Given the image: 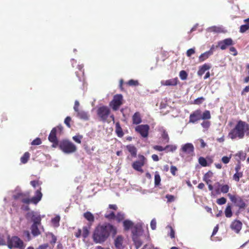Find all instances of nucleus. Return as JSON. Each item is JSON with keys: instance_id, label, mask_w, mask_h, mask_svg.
Here are the masks:
<instances>
[{"instance_id": "63", "label": "nucleus", "mask_w": 249, "mask_h": 249, "mask_svg": "<svg viewBox=\"0 0 249 249\" xmlns=\"http://www.w3.org/2000/svg\"><path fill=\"white\" fill-rule=\"evenodd\" d=\"M48 247V244H43L39 246L38 248L36 249H46Z\"/></svg>"}, {"instance_id": "37", "label": "nucleus", "mask_w": 249, "mask_h": 249, "mask_svg": "<svg viewBox=\"0 0 249 249\" xmlns=\"http://www.w3.org/2000/svg\"><path fill=\"white\" fill-rule=\"evenodd\" d=\"M243 173L242 172H236L233 176V178L236 181L238 182L239 181L240 178L242 177Z\"/></svg>"}, {"instance_id": "43", "label": "nucleus", "mask_w": 249, "mask_h": 249, "mask_svg": "<svg viewBox=\"0 0 249 249\" xmlns=\"http://www.w3.org/2000/svg\"><path fill=\"white\" fill-rule=\"evenodd\" d=\"M211 118V114L209 111L206 110L205 112H204L202 115H201V119L205 120V119H209Z\"/></svg>"}, {"instance_id": "61", "label": "nucleus", "mask_w": 249, "mask_h": 249, "mask_svg": "<svg viewBox=\"0 0 249 249\" xmlns=\"http://www.w3.org/2000/svg\"><path fill=\"white\" fill-rule=\"evenodd\" d=\"M24 235L26 236L28 241L31 240V236L29 231H24Z\"/></svg>"}, {"instance_id": "19", "label": "nucleus", "mask_w": 249, "mask_h": 249, "mask_svg": "<svg viewBox=\"0 0 249 249\" xmlns=\"http://www.w3.org/2000/svg\"><path fill=\"white\" fill-rule=\"evenodd\" d=\"M40 226L41 224H32L31 230L32 234L34 236H37L41 234V232L39 229V227Z\"/></svg>"}, {"instance_id": "4", "label": "nucleus", "mask_w": 249, "mask_h": 249, "mask_svg": "<svg viewBox=\"0 0 249 249\" xmlns=\"http://www.w3.org/2000/svg\"><path fill=\"white\" fill-rule=\"evenodd\" d=\"M7 245L8 247L10 249L13 248L23 249L25 247L22 241L17 236L13 237L11 239H10L9 237H8Z\"/></svg>"}, {"instance_id": "29", "label": "nucleus", "mask_w": 249, "mask_h": 249, "mask_svg": "<svg viewBox=\"0 0 249 249\" xmlns=\"http://www.w3.org/2000/svg\"><path fill=\"white\" fill-rule=\"evenodd\" d=\"M60 217L59 215H56L55 217L52 219V223L55 227H58L59 226V221Z\"/></svg>"}, {"instance_id": "45", "label": "nucleus", "mask_w": 249, "mask_h": 249, "mask_svg": "<svg viewBox=\"0 0 249 249\" xmlns=\"http://www.w3.org/2000/svg\"><path fill=\"white\" fill-rule=\"evenodd\" d=\"M204 100L203 97H199L194 100V103L196 105H200L203 103Z\"/></svg>"}, {"instance_id": "27", "label": "nucleus", "mask_w": 249, "mask_h": 249, "mask_svg": "<svg viewBox=\"0 0 249 249\" xmlns=\"http://www.w3.org/2000/svg\"><path fill=\"white\" fill-rule=\"evenodd\" d=\"M215 186L220 187V185L219 182H217L215 184ZM229 186L228 185H223L221 186V192L223 193H227L229 190Z\"/></svg>"}, {"instance_id": "10", "label": "nucleus", "mask_w": 249, "mask_h": 249, "mask_svg": "<svg viewBox=\"0 0 249 249\" xmlns=\"http://www.w3.org/2000/svg\"><path fill=\"white\" fill-rule=\"evenodd\" d=\"M97 114L100 118V120L103 122L110 121L108 118L110 117L114 120L113 115H110L109 110H98Z\"/></svg>"}, {"instance_id": "34", "label": "nucleus", "mask_w": 249, "mask_h": 249, "mask_svg": "<svg viewBox=\"0 0 249 249\" xmlns=\"http://www.w3.org/2000/svg\"><path fill=\"white\" fill-rule=\"evenodd\" d=\"M126 84L129 86H137L139 85V82L138 80L131 79L126 83Z\"/></svg>"}, {"instance_id": "26", "label": "nucleus", "mask_w": 249, "mask_h": 249, "mask_svg": "<svg viewBox=\"0 0 249 249\" xmlns=\"http://www.w3.org/2000/svg\"><path fill=\"white\" fill-rule=\"evenodd\" d=\"M124 226L125 230H128L133 226V223L129 220H126L124 221Z\"/></svg>"}, {"instance_id": "56", "label": "nucleus", "mask_w": 249, "mask_h": 249, "mask_svg": "<svg viewBox=\"0 0 249 249\" xmlns=\"http://www.w3.org/2000/svg\"><path fill=\"white\" fill-rule=\"evenodd\" d=\"M228 196H229V198L230 199V200L233 203H235L236 199H237V198L236 197H235V196H232V195H231V194H228Z\"/></svg>"}, {"instance_id": "22", "label": "nucleus", "mask_w": 249, "mask_h": 249, "mask_svg": "<svg viewBox=\"0 0 249 249\" xmlns=\"http://www.w3.org/2000/svg\"><path fill=\"white\" fill-rule=\"evenodd\" d=\"M31 217L32 221L33 222V224H41V218L39 215L32 213Z\"/></svg>"}, {"instance_id": "53", "label": "nucleus", "mask_w": 249, "mask_h": 249, "mask_svg": "<svg viewBox=\"0 0 249 249\" xmlns=\"http://www.w3.org/2000/svg\"><path fill=\"white\" fill-rule=\"evenodd\" d=\"M231 158V157H227V156H224L222 158V162L225 163V164H227L230 161V160Z\"/></svg>"}, {"instance_id": "31", "label": "nucleus", "mask_w": 249, "mask_h": 249, "mask_svg": "<svg viewBox=\"0 0 249 249\" xmlns=\"http://www.w3.org/2000/svg\"><path fill=\"white\" fill-rule=\"evenodd\" d=\"M116 132L117 134V135L120 137H122L124 135V133L123 132L121 127H120L118 123L116 124Z\"/></svg>"}, {"instance_id": "2", "label": "nucleus", "mask_w": 249, "mask_h": 249, "mask_svg": "<svg viewBox=\"0 0 249 249\" xmlns=\"http://www.w3.org/2000/svg\"><path fill=\"white\" fill-rule=\"evenodd\" d=\"M248 123L242 121H239L235 127L229 134V137L233 140L238 138L243 139L245 134H247Z\"/></svg>"}, {"instance_id": "49", "label": "nucleus", "mask_w": 249, "mask_h": 249, "mask_svg": "<svg viewBox=\"0 0 249 249\" xmlns=\"http://www.w3.org/2000/svg\"><path fill=\"white\" fill-rule=\"evenodd\" d=\"M41 143V141L39 138H36L31 143L32 145H39Z\"/></svg>"}, {"instance_id": "15", "label": "nucleus", "mask_w": 249, "mask_h": 249, "mask_svg": "<svg viewBox=\"0 0 249 249\" xmlns=\"http://www.w3.org/2000/svg\"><path fill=\"white\" fill-rule=\"evenodd\" d=\"M75 115L79 119L83 120H88L89 118V114L84 110H75Z\"/></svg>"}, {"instance_id": "33", "label": "nucleus", "mask_w": 249, "mask_h": 249, "mask_svg": "<svg viewBox=\"0 0 249 249\" xmlns=\"http://www.w3.org/2000/svg\"><path fill=\"white\" fill-rule=\"evenodd\" d=\"M249 29V23H248V24H246L245 25H241L240 27L239 32L241 33H244L246 32Z\"/></svg>"}, {"instance_id": "51", "label": "nucleus", "mask_w": 249, "mask_h": 249, "mask_svg": "<svg viewBox=\"0 0 249 249\" xmlns=\"http://www.w3.org/2000/svg\"><path fill=\"white\" fill-rule=\"evenodd\" d=\"M230 51L231 52V54L234 56H236L237 55V51L235 48L234 47H231L230 48Z\"/></svg>"}, {"instance_id": "13", "label": "nucleus", "mask_w": 249, "mask_h": 249, "mask_svg": "<svg viewBox=\"0 0 249 249\" xmlns=\"http://www.w3.org/2000/svg\"><path fill=\"white\" fill-rule=\"evenodd\" d=\"M233 44V41L231 38H228L218 42V46L222 50H225L230 46Z\"/></svg>"}, {"instance_id": "11", "label": "nucleus", "mask_w": 249, "mask_h": 249, "mask_svg": "<svg viewBox=\"0 0 249 249\" xmlns=\"http://www.w3.org/2000/svg\"><path fill=\"white\" fill-rule=\"evenodd\" d=\"M179 83V80L178 78L176 77L175 78L167 79L166 80H162L160 82V84L161 86H163L175 87L177 86Z\"/></svg>"}, {"instance_id": "17", "label": "nucleus", "mask_w": 249, "mask_h": 249, "mask_svg": "<svg viewBox=\"0 0 249 249\" xmlns=\"http://www.w3.org/2000/svg\"><path fill=\"white\" fill-rule=\"evenodd\" d=\"M213 54V48L212 47L210 50L208 51H207L203 53H202L199 56V62H201L205 60H206L207 58H208L210 56L212 55Z\"/></svg>"}, {"instance_id": "28", "label": "nucleus", "mask_w": 249, "mask_h": 249, "mask_svg": "<svg viewBox=\"0 0 249 249\" xmlns=\"http://www.w3.org/2000/svg\"><path fill=\"white\" fill-rule=\"evenodd\" d=\"M133 122L134 124H139L142 122L140 115L138 112L135 113L133 115Z\"/></svg>"}, {"instance_id": "54", "label": "nucleus", "mask_w": 249, "mask_h": 249, "mask_svg": "<svg viewBox=\"0 0 249 249\" xmlns=\"http://www.w3.org/2000/svg\"><path fill=\"white\" fill-rule=\"evenodd\" d=\"M71 121V118L70 117H67L64 121L65 124L69 128L71 127V124H70Z\"/></svg>"}, {"instance_id": "18", "label": "nucleus", "mask_w": 249, "mask_h": 249, "mask_svg": "<svg viewBox=\"0 0 249 249\" xmlns=\"http://www.w3.org/2000/svg\"><path fill=\"white\" fill-rule=\"evenodd\" d=\"M200 119H201V115L199 111H196L190 115L189 122L194 123Z\"/></svg>"}, {"instance_id": "59", "label": "nucleus", "mask_w": 249, "mask_h": 249, "mask_svg": "<svg viewBox=\"0 0 249 249\" xmlns=\"http://www.w3.org/2000/svg\"><path fill=\"white\" fill-rule=\"evenodd\" d=\"M166 198H167L169 202H172L174 200V196L172 195H167L166 196Z\"/></svg>"}, {"instance_id": "42", "label": "nucleus", "mask_w": 249, "mask_h": 249, "mask_svg": "<svg viewBox=\"0 0 249 249\" xmlns=\"http://www.w3.org/2000/svg\"><path fill=\"white\" fill-rule=\"evenodd\" d=\"M82 138L83 136L80 135L74 136L72 137L73 140L78 143H81Z\"/></svg>"}, {"instance_id": "20", "label": "nucleus", "mask_w": 249, "mask_h": 249, "mask_svg": "<svg viewBox=\"0 0 249 249\" xmlns=\"http://www.w3.org/2000/svg\"><path fill=\"white\" fill-rule=\"evenodd\" d=\"M123 238L121 236H118L114 240V245L117 249H122Z\"/></svg>"}, {"instance_id": "14", "label": "nucleus", "mask_w": 249, "mask_h": 249, "mask_svg": "<svg viewBox=\"0 0 249 249\" xmlns=\"http://www.w3.org/2000/svg\"><path fill=\"white\" fill-rule=\"evenodd\" d=\"M77 68L78 69V71H75L76 75L79 81L82 82L84 83L85 81V78L83 66L82 65H77Z\"/></svg>"}, {"instance_id": "5", "label": "nucleus", "mask_w": 249, "mask_h": 249, "mask_svg": "<svg viewBox=\"0 0 249 249\" xmlns=\"http://www.w3.org/2000/svg\"><path fill=\"white\" fill-rule=\"evenodd\" d=\"M124 99L121 94L114 95L112 100L109 103V106L112 109H118L124 103Z\"/></svg>"}, {"instance_id": "55", "label": "nucleus", "mask_w": 249, "mask_h": 249, "mask_svg": "<svg viewBox=\"0 0 249 249\" xmlns=\"http://www.w3.org/2000/svg\"><path fill=\"white\" fill-rule=\"evenodd\" d=\"M153 148L159 151H162L165 150V147L164 148L162 147L161 146L159 145H155L153 146Z\"/></svg>"}, {"instance_id": "64", "label": "nucleus", "mask_w": 249, "mask_h": 249, "mask_svg": "<svg viewBox=\"0 0 249 249\" xmlns=\"http://www.w3.org/2000/svg\"><path fill=\"white\" fill-rule=\"evenodd\" d=\"M80 104L79 102L78 101H75L74 102V105L73 107V109H78L79 107Z\"/></svg>"}, {"instance_id": "46", "label": "nucleus", "mask_w": 249, "mask_h": 249, "mask_svg": "<svg viewBox=\"0 0 249 249\" xmlns=\"http://www.w3.org/2000/svg\"><path fill=\"white\" fill-rule=\"evenodd\" d=\"M115 218L116 219H117L119 221H120L122 220H123L124 218V213H119L117 216H115Z\"/></svg>"}, {"instance_id": "35", "label": "nucleus", "mask_w": 249, "mask_h": 249, "mask_svg": "<svg viewBox=\"0 0 249 249\" xmlns=\"http://www.w3.org/2000/svg\"><path fill=\"white\" fill-rule=\"evenodd\" d=\"M89 234V230L87 227H84L82 231V235L84 238L88 236Z\"/></svg>"}, {"instance_id": "41", "label": "nucleus", "mask_w": 249, "mask_h": 249, "mask_svg": "<svg viewBox=\"0 0 249 249\" xmlns=\"http://www.w3.org/2000/svg\"><path fill=\"white\" fill-rule=\"evenodd\" d=\"M155 185L158 186L160 184V177L159 174L156 173L154 177Z\"/></svg>"}, {"instance_id": "30", "label": "nucleus", "mask_w": 249, "mask_h": 249, "mask_svg": "<svg viewBox=\"0 0 249 249\" xmlns=\"http://www.w3.org/2000/svg\"><path fill=\"white\" fill-rule=\"evenodd\" d=\"M225 215L227 217H231L232 215L231 208L230 205H228L226 208L225 211Z\"/></svg>"}, {"instance_id": "40", "label": "nucleus", "mask_w": 249, "mask_h": 249, "mask_svg": "<svg viewBox=\"0 0 249 249\" xmlns=\"http://www.w3.org/2000/svg\"><path fill=\"white\" fill-rule=\"evenodd\" d=\"M177 148V146L175 145H167L165 146V150H168V151L174 152Z\"/></svg>"}, {"instance_id": "25", "label": "nucleus", "mask_w": 249, "mask_h": 249, "mask_svg": "<svg viewBox=\"0 0 249 249\" xmlns=\"http://www.w3.org/2000/svg\"><path fill=\"white\" fill-rule=\"evenodd\" d=\"M84 217L89 222H92L94 221V217L93 215L89 212H87L84 213Z\"/></svg>"}, {"instance_id": "58", "label": "nucleus", "mask_w": 249, "mask_h": 249, "mask_svg": "<svg viewBox=\"0 0 249 249\" xmlns=\"http://www.w3.org/2000/svg\"><path fill=\"white\" fill-rule=\"evenodd\" d=\"M201 125L205 128H207L210 126V122L209 121H204L202 124Z\"/></svg>"}, {"instance_id": "12", "label": "nucleus", "mask_w": 249, "mask_h": 249, "mask_svg": "<svg viewBox=\"0 0 249 249\" xmlns=\"http://www.w3.org/2000/svg\"><path fill=\"white\" fill-rule=\"evenodd\" d=\"M149 129V127L147 124L139 125L135 128L136 131L139 132L142 137L144 138L147 137Z\"/></svg>"}, {"instance_id": "32", "label": "nucleus", "mask_w": 249, "mask_h": 249, "mask_svg": "<svg viewBox=\"0 0 249 249\" xmlns=\"http://www.w3.org/2000/svg\"><path fill=\"white\" fill-rule=\"evenodd\" d=\"M30 157V154L28 152H26L24 153L23 156L21 158L20 160L22 163H26Z\"/></svg>"}, {"instance_id": "6", "label": "nucleus", "mask_w": 249, "mask_h": 249, "mask_svg": "<svg viewBox=\"0 0 249 249\" xmlns=\"http://www.w3.org/2000/svg\"><path fill=\"white\" fill-rule=\"evenodd\" d=\"M139 160L135 161L132 164V167L135 170L140 172L141 173L143 172V170L142 169V167L144 165L146 161L145 158L142 155H139Z\"/></svg>"}, {"instance_id": "24", "label": "nucleus", "mask_w": 249, "mask_h": 249, "mask_svg": "<svg viewBox=\"0 0 249 249\" xmlns=\"http://www.w3.org/2000/svg\"><path fill=\"white\" fill-rule=\"evenodd\" d=\"M235 203L240 208H244L246 207L245 203L240 197H237Z\"/></svg>"}, {"instance_id": "48", "label": "nucleus", "mask_w": 249, "mask_h": 249, "mask_svg": "<svg viewBox=\"0 0 249 249\" xmlns=\"http://www.w3.org/2000/svg\"><path fill=\"white\" fill-rule=\"evenodd\" d=\"M226 199L225 197H221L217 200V203L219 205H223L226 203Z\"/></svg>"}, {"instance_id": "52", "label": "nucleus", "mask_w": 249, "mask_h": 249, "mask_svg": "<svg viewBox=\"0 0 249 249\" xmlns=\"http://www.w3.org/2000/svg\"><path fill=\"white\" fill-rule=\"evenodd\" d=\"M150 226L153 230H154L156 228V221L155 219H153L150 223Z\"/></svg>"}, {"instance_id": "47", "label": "nucleus", "mask_w": 249, "mask_h": 249, "mask_svg": "<svg viewBox=\"0 0 249 249\" xmlns=\"http://www.w3.org/2000/svg\"><path fill=\"white\" fill-rule=\"evenodd\" d=\"M195 53V48H191L187 51L186 55L188 57H190L192 54Z\"/></svg>"}, {"instance_id": "9", "label": "nucleus", "mask_w": 249, "mask_h": 249, "mask_svg": "<svg viewBox=\"0 0 249 249\" xmlns=\"http://www.w3.org/2000/svg\"><path fill=\"white\" fill-rule=\"evenodd\" d=\"M42 195L40 191L37 190L36 192V195L35 196L32 197L31 199L29 198H24L22 199V201L24 203L28 204L30 202H33L35 204L38 203L41 199Z\"/></svg>"}, {"instance_id": "7", "label": "nucleus", "mask_w": 249, "mask_h": 249, "mask_svg": "<svg viewBox=\"0 0 249 249\" xmlns=\"http://www.w3.org/2000/svg\"><path fill=\"white\" fill-rule=\"evenodd\" d=\"M194 146L192 143H187L181 146L180 150L189 156H193L194 155Z\"/></svg>"}, {"instance_id": "50", "label": "nucleus", "mask_w": 249, "mask_h": 249, "mask_svg": "<svg viewBox=\"0 0 249 249\" xmlns=\"http://www.w3.org/2000/svg\"><path fill=\"white\" fill-rule=\"evenodd\" d=\"M105 217L109 219H114L115 218V215L113 212H111L108 214L106 213Z\"/></svg>"}, {"instance_id": "8", "label": "nucleus", "mask_w": 249, "mask_h": 249, "mask_svg": "<svg viewBox=\"0 0 249 249\" xmlns=\"http://www.w3.org/2000/svg\"><path fill=\"white\" fill-rule=\"evenodd\" d=\"M62 129H63V127L62 126H58L57 127H54L53 128L49 136V140L52 142H58V140L56 137V133L57 132H59L60 133L61 132V131H62Z\"/></svg>"}, {"instance_id": "23", "label": "nucleus", "mask_w": 249, "mask_h": 249, "mask_svg": "<svg viewBox=\"0 0 249 249\" xmlns=\"http://www.w3.org/2000/svg\"><path fill=\"white\" fill-rule=\"evenodd\" d=\"M127 150L131 153L132 156L135 157L137 154L136 148L132 145H128L126 146Z\"/></svg>"}, {"instance_id": "60", "label": "nucleus", "mask_w": 249, "mask_h": 249, "mask_svg": "<svg viewBox=\"0 0 249 249\" xmlns=\"http://www.w3.org/2000/svg\"><path fill=\"white\" fill-rule=\"evenodd\" d=\"M171 173L173 175H176V172L177 171V168L176 166H172L170 169Z\"/></svg>"}, {"instance_id": "62", "label": "nucleus", "mask_w": 249, "mask_h": 249, "mask_svg": "<svg viewBox=\"0 0 249 249\" xmlns=\"http://www.w3.org/2000/svg\"><path fill=\"white\" fill-rule=\"evenodd\" d=\"M152 159L154 161H158L159 160L158 155L156 154H153L152 155Z\"/></svg>"}, {"instance_id": "36", "label": "nucleus", "mask_w": 249, "mask_h": 249, "mask_svg": "<svg viewBox=\"0 0 249 249\" xmlns=\"http://www.w3.org/2000/svg\"><path fill=\"white\" fill-rule=\"evenodd\" d=\"M161 137L165 141V142H169V138L167 134V132L165 130H163L162 133L161 134Z\"/></svg>"}, {"instance_id": "1", "label": "nucleus", "mask_w": 249, "mask_h": 249, "mask_svg": "<svg viewBox=\"0 0 249 249\" xmlns=\"http://www.w3.org/2000/svg\"><path fill=\"white\" fill-rule=\"evenodd\" d=\"M116 233V229L110 224L100 225L95 229L93 239L96 243H102L105 242L110 234L114 235Z\"/></svg>"}, {"instance_id": "38", "label": "nucleus", "mask_w": 249, "mask_h": 249, "mask_svg": "<svg viewBox=\"0 0 249 249\" xmlns=\"http://www.w3.org/2000/svg\"><path fill=\"white\" fill-rule=\"evenodd\" d=\"M179 77L180 79L182 80H186L187 78V73L186 72V71L184 70H182L179 72Z\"/></svg>"}, {"instance_id": "21", "label": "nucleus", "mask_w": 249, "mask_h": 249, "mask_svg": "<svg viewBox=\"0 0 249 249\" xmlns=\"http://www.w3.org/2000/svg\"><path fill=\"white\" fill-rule=\"evenodd\" d=\"M211 68V66L208 64H204L202 66H200L197 71V74L199 76H201L205 72L209 70Z\"/></svg>"}, {"instance_id": "39", "label": "nucleus", "mask_w": 249, "mask_h": 249, "mask_svg": "<svg viewBox=\"0 0 249 249\" xmlns=\"http://www.w3.org/2000/svg\"><path fill=\"white\" fill-rule=\"evenodd\" d=\"M199 163L202 166L205 167L207 166V162L205 158L203 157H200L198 159Z\"/></svg>"}, {"instance_id": "16", "label": "nucleus", "mask_w": 249, "mask_h": 249, "mask_svg": "<svg viewBox=\"0 0 249 249\" xmlns=\"http://www.w3.org/2000/svg\"><path fill=\"white\" fill-rule=\"evenodd\" d=\"M242 223L239 220H235L231 225V228L235 232L238 233L242 228Z\"/></svg>"}, {"instance_id": "3", "label": "nucleus", "mask_w": 249, "mask_h": 249, "mask_svg": "<svg viewBox=\"0 0 249 249\" xmlns=\"http://www.w3.org/2000/svg\"><path fill=\"white\" fill-rule=\"evenodd\" d=\"M60 149L65 154H71L77 150V147L72 142L68 140H63L59 144Z\"/></svg>"}, {"instance_id": "44", "label": "nucleus", "mask_w": 249, "mask_h": 249, "mask_svg": "<svg viewBox=\"0 0 249 249\" xmlns=\"http://www.w3.org/2000/svg\"><path fill=\"white\" fill-rule=\"evenodd\" d=\"M209 31L210 32L219 33L220 32V29L216 26H213L209 28Z\"/></svg>"}, {"instance_id": "57", "label": "nucleus", "mask_w": 249, "mask_h": 249, "mask_svg": "<svg viewBox=\"0 0 249 249\" xmlns=\"http://www.w3.org/2000/svg\"><path fill=\"white\" fill-rule=\"evenodd\" d=\"M212 176H213L212 172H208L206 174H205V175L204 176L203 178H205L206 179V178L209 179L210 178H211L212 177Z\"/></svg>"}]
</instances>
